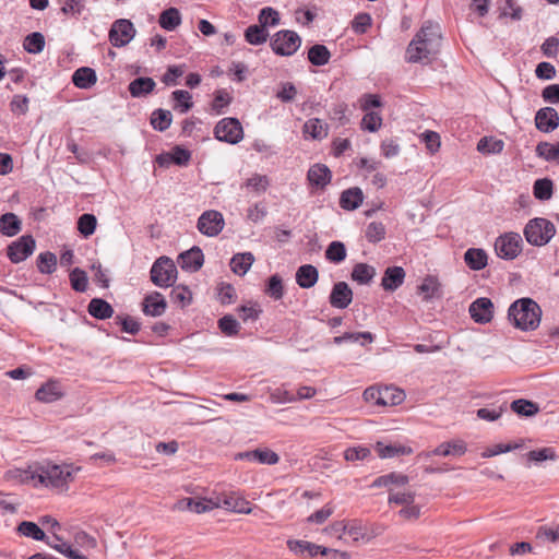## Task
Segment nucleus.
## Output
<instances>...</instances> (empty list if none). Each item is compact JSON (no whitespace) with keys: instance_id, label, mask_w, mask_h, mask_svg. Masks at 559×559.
<instances>
[{"instance_id":"obj_11","label":"nucleus","mask_w":559,"mask_h":559,"mask_svg":"<svg viewBox=\"0 0 559 559\" xmlns=\"http://www.w3.org/2000/svg\"><path fill=\"white\" fill-rule=\"evenodd\" d=\"M36 248V241L32 235H23L11 242L7 248V257L12 263H20L31 257Z\"/></svg>"},{"instance_id":"obj_36","label":"nucleus","mask_w":559,"mask_h":559,"mask_svg":"<svg viewBox=\"0 0 559 559\" xmlns=\"http://www.w3.org/2000/svg\"><path fill=\"white\" fill-rule=\"evenodd\" d=\"M418 290L426 301L441 296L440 283L433 276L425 277L421 284L418 286Z\"/></svg>"},{"instance_id":"obj_28","label":"nucleus","mask_w":559,"mask_h":559,"mask_svg":"<svg viewBox=\"0 0 559 559\" xmlns=\"http://www.w3.org/2000/svg\"><path fill=\"white\" fill-rule=\"evenodd\" d=\"M374 449L381 459H391L413 453V449L411 447L402 444H384L382 442H377Z\"/></svg>"},{"instance_id":"obj_7","label":"nucleus","mask_w":559,"mask_h":559,"mask_svg":"<svg viewBox=\"0 0 559 559\" xmlns=\"http://www.w3.org/2000/svg\"><path fill=\"white\" fill-rule=\"evenodd\" d=\"M17 532L25 536L29 537L34 540L45 542L49 547L53 548L58 552L64 555L67 558H70V544H57L51 540L37 523L31 521H23L17 526Z\"/></svg>"},{"instance_id":"obj_53","label":"nucleus","mask_w":559,"mask_h":559,"mask_svg":"<svg viewBox=\"0 0 559 559\" xmlns=\"http://www.w3.org/2000/svg\"><path fill=\"white\" fill-rule=\"evenodd\" d=\"M231 100L233 97L226 90H217L214 94V99L211 104V109L213 114L223 115L225 112V108L229 106Z\"/></svg>"},{"instance_id":"obj_25","label":"nucleus","mask_w":559,"mask_h":559,"mask_svg":"<svg viewBox=\"0 0 559 559\" xmlns=\"http://www.w3.org/2000/svg\"><path fill=\"white\" fill-rule=\"evenodd\" d=\"M96 81V72L90 67H81L72 74V83L82 90L91 88Z\"/></svg>"},{"instance_id":"obj_1","label":"nucleus","mask_w":559,"mask_h":559,"mask_svg":"<svg viewBox=\"0 0 559 559\" xmlns=\"http://www.w3.org/2000/svg\"><path fill=\"white\" fill-rule=\"evenodd\" d=\"M441 45L440 25L426 21L407 45L405 61L408 63H429L439 55Z\"/></svg>"},{"instance_id":"obj_46","label":"nucleus","mask_w":559,"mask_h":559,"mask_svg":"<svg viewBox=\"0 0 559 559\" xmlns=\"http://www.w3.org/2000/svg\"><path fill=\"white\" fill-rule=\"evenodd\" d=\"M381 406H394L401 404L404 399L405 394L403 390H400L394 386H384L381 388Z\"/></svg>"},{"instance_id":"obj_47","label":"nucleus","mask_w":559,"mask_h":559,"mask_svg":"<svg viewBox=\"0 0 559 559\" xmlns=\"http://www.w3.org/2000/svg\"><path fill=\"white\" fill-rule=\"evenodd\" d=\"M23 48L28 52V53H39L44 50L45 48V37L41 33L39 32H33L31 34H28L25 38H24V41H23Z\"/></svg>"},{"instance_id":"obj_12","label":"nucleus","mask_w":559,"mask_h":559,"mask_svg":"<svg viewBox=\"0 0 559 559\" xmlns=\"http://www.w3.org/2000/svg\"><path fill=\"white\" fill-rule=\"evenodd\" d=\"M223 214L215 210H209L201 214L197 227L199 231L207 237L217 236L224 228Z\"/></svg>"},{"instance_id":"obj_48","label":"nucleus","mask_w":559,"mask_h":559,"mask_svg":"<svg viewBox=\"0 0 559 559\" xmlns=\"http://www.w3.org/2000/svg\"><path fill=\"white\" fill-rule=\"evenodd\" d=\"M171 120H173V116L169 110L156 109L152 114L151 124H152L153 129L163 132L170 127Z\"/></svg>"},{"instance_id":"obj_60","label":"nucleus","mask_w":559,"mask_h":559,"mask_svg":"<svg viewBox=\"0 0 559 559\" xmlns=\"http://www.w3.org/2000/svg\"><path fill=\"white\" fill-rule=\"evenodd\" d=\"M258 21L259 24L266 28L270 26H276L280 24V14L275 9L265 7L260 11Z\"/></svg>"},{"instance_id":"obj_59","label":"nucleus","mask_w":559,"mask_h":559,"mask_svg":"<svg viewBox=\"0 0 559 559\" xmlns=\"http://www.w3.org/2000/svg\"><path fill=\"white\" fill-rule=\"evenodd\" d=\"M170 299L173 302L178 304L181 307H186L190 305L192 300V293L188 287L178 285L171 289Z\"/></svg>"},{"instance_id":"obj_4","label":"nucleus","mask_w":559,"mask_h":559,"mask_svg":"<svg viewBox=\"0 0 559 559\" xmlns=\"http://www.w3.org/2000/svg\"><path fill=\"white\" fill-rule=\"evenodd\" d=\"M523 233L530 245L543 247L556 235V226L547 218L535 217L527 222Z\"/></svg>"},{"instance_id":"obj_20","label":"nucleus","mask_w":559,"mask_h":559,"mask_svg":"<svg viewBox=\"0 0 559 559\" xmlns=\"http://www.w3.org/2000/svg\"><path fill=\"white\" fill-rule=\"evenodd\" d=\"M64 391L59 381L49 380L43 384L35 393L36 400L43 403H52L60 400Z\"/></svg>"},{"instance_id":"obj_58","label":"nucleus","mask_w":559,"mask_h":559,"mask_svg":"<svg viewBox=\"0 0 559 559\" xmlns=\"http://www.w3.org/2000/svg\"><path fill=\"white\" fill-rule=\"evenodd\" d=\"M385 226L381 222H371L366 228V239L369 242L377 243L385 238Z\"/></svg>"},{"instance_id":"obj_64","label":"nucleus","mask_w":559,"mask_h":559,"mask_svg":"<svg viewBox=\"0 0 559 559\" xmlns=\"http://www.w3.org/2000/svg\"><path fill=\"white\" fill-rule=\"evenodd\" d=\"M254 461L260 464L274 465L280 461V456L274 451L264 448L254 450Z\"/></svg>"},{"instance_id":"obj_32","label":"nucleus","mask_w":559,"mask_h":559,"mask_svg":"<svg viewBox=\"0 0 559 559\" xmlns=\"http://www.w3.org/2000/svg\"><path fill=\"white\" fill-rule=\"evenodd\" d=\"M409 478L407 475H404L402 473L391 472L389 474L382 475L377 477L372 484L371 487L373 488H380V487H388L391 486H404L408 484Z\"/></svg>"},{"instance_id":"obj_39","label":"nucleus","mask_w":559,"mask_h":559,"mask_svg":"<svg viewBox=\"0 0 559 559\" xmlns=\"http://www.w3.org/2000/svg\"><path fill=\"white\" fill-rule=\"evenodd\" d=\"M187 508L194 513L201 514L214 509L219 508V501H217V497L214 499H200L195 500L192 498H188L185 500Z\"/></svg>"},{"instance_id":"obj_40","label":"nucleus","mask_w":559,"mask_h":559,"mask_svg":"<svg viewBox=\"0 0 559 559\" xmlns=\"http://www.w3.org/2000/svg\"><path fill=\"white\" fill-rule=\"evenodd\" d=\"M499 17H508L512 21H521L523 19L524 10L515 0H504L499 7Z\"/></svg>"},{"instance_id":"obj_56","label":"nucleus","mask_w":559,"mask_h":559,"mask_svg":"<svg viewBox=\"0 0 559 559\" xmlns=\"http://www.w3.org/2000/svg\"><path fill=\"white\" fill-rule=\"evenodd\" d=\"M57 266V257L50 251L41 252L37 258V269L43 274H51Z\"/></svg>"},{"instance_id":"obj_41","label":"nucleus","mask_w":559,"mask_h":559,"mask_svg":"<svg viewBox=\"0 0 559 559\" xmlns=\"http://www.w3.org/2000/svg\"><path fill=\"white\" fill-rule=\"evenodd\" d=\"M159 25L164 29L171 32L177 28L181 23V15L178 9L169 8L163 11L159 15Z\"/></svg>"},{"instance_id":"obj_14","label":"nucleus","mask_w":559,"mask_h":559,"mask_svg":"<svg viewBox=\"0 0 559 559\" xmlns=\"http://www.w3.org/2000/svg\"><path fill=\"white\" fill-rule=\"evenodd\" d=\"M469 314L477 323H488L493 317V304L489 298L479 297L469 306Z\"/></svg>"},{"instance_id":"obj_9","label":"nucleus","mask_w":559,"mask_h":559,"mask_svg":"<svg viewBox=\"0 0 559 559\" xmlns=\"http://www.w3.org/2000/svg\"><path fill=\"white\" fill-rule=\"evenodd\" d=\"M215 138L221 142L237 144L243 139V129L237 118H224L214 128Z\"/></svg>"},{"instance_id":"obj_51","label":"nucleus","mask_w":559,"mask_h":559,"mask_svg":"<svg viewBox=\"0 0 559 559\" xmlns=\"http://www.w3.org/2000/svg\"><path fill=\"white\" fill-rule=\"evenodd\" d=\"M325 259L338 264L346 259V247L342 241H332L325 250Z\"/></svg>"},{"instance_id":"obj_16","label":"nucleus","mask_w":559,"mask_h":559,"mask_svg":"<svg viewBox=\"0 0 559 559\" xmlns=\"http://www.w3.org/2000/svg\"><path fill=\"white\" fill-rule=\"evenodd\" d=\"M353 300V290L346 282H337L333 285L329 302L333 308L345 309Z\"/></svg>"},{"instance_id":"obj_18","label":"nucleus","mask_w":559,"mask_h":559,"mask_svg":"<svg viewBox=\"0 0 559 559\" xmlns=\"http://www.w3.org/2000/svg\"><path fill=\"white\" fill-rule=\"evenodd\" d=\"M217 501H219V508L233 511L235 513L247 514L251 512V509L249 507L250 503L243 497H240L236 492L217 496Z\"/></svg>"},{"instance_id":"obj_22","label":"nucleus","mask_w":559,"mask_h":559,"mask_svg":"<svg viewBox=\"0 0 559 559\" xmlns=\"http://www.w3.org/2000/svg\"><path fill=\"white\" fill-rule=\"evenodd\" d=\"M405 280V271L401 266H390L384 271L381 286L386 292H394L401 287Z\"/></svg>"},{"instance_id":"obj_5","label":"nucleus","mask_w":559,"mask_h":559,"mask_svg":"<svg viewBox=\"0 0 559 559\" xmlns=\"http://www.w3.org/2000/svg\"><path fill=\"white\" fill-rule=\"evenodd\" d=\"M177 267L168 257H159L152 265L150 275L155 286L167 288L174 285L177 278Z\"/></svg>"},{"instance_id":"obj_6","label":"nucleus","mask_w":559,"mask_h":559,"mask_svg":"<svg viewBox=\"0 0 559 559\" xmlns=\"http://www.w3.org/2000/svg\"><path fill=\"white\" fill-rule=\"evenodd\" d=\"M301 45L300 36L289 29L275 33L270 40V46L275 55L293 56Z\"/></svg>"},{"instance_id":"obj_62","label":"nucleus","mask_w":559,"mask_h":559,"mask_svg":"<svg viewBox=\"0 0 559 559\" xmlns=\"http://www.w3.org/2000/svg\"><path fill=\"white\" fill-rule=\"evenodd\" d=\"M503 148V142L501 140H495L492 138H481L477 143V150L480 153L496 154L500 153Z\"/></svg>"},{"instance_id":"obj_45","label":"nucleus","mask_w":559,"mask_h":559,"mask_svg":"<svg viewBox=\"0 0 559 559\" xmlns=\"http://www.w3.org/2000/svg\"><path fill=\"white\" fill-rule=\"evenodd\" d=\"M535 152L538 157L547 162L559 163V143L539 142Z\"/></svg>"},{"instance_id":"obj_24","label":"nucleus","mask_w":559,"mask_h":559,"mask_svg":"<svg viewBox=\"0 0 559 559\" xmlns=\"http://www.w3.org/2000/svg\"><path fill=\"white\" fill-rule=\"evenodd\" d=\"M362 202L364 193L358 187L344 190L340 197V206L346 211H354L358 209Z\"/></svg>"},{"instance_id":"obj_31","label":"nucleus","mask_w":559,"mask_h":559,"mask_svg":"<svg viewBox=\"0 0 559 559\" xmlns=\"http://www.w3.org/2000/svg\"><path fill=\"white\" fill-rule=\"evenodd\" d=\"M487 253L484 249L469 248L464 253V261L466 265L474 270H483L487 265Z\"/></svg>"},{"instance_id":"obj_19","label":"nucleus","mask_w":559,"mask_h":559,"mask_svg":"<svg viewBox=\"0 0 559 559\" xmlns=\"http://www.w3.org/2000/svg\"><path fill=\"white\" fill-rule=\"evenodd\" d=\"M142 306L144 314L150 317H160L166 311L167 302L160 293L153 292L145 296Z\"/></svg>"},{"instance_id":"obj_15","label":"nucleus","mask_w":559,"mask_h":559,"mask_svg":"<svg viewBox=\"0 0 559 559\" xmlns=\"http://www.w3.org/2000/svg\"><path fill=\"white\" fill-rule=\"evenodd\" d=\"M536 129L549 133L559 127V115L552 107H543L535 115Z\"/></svg>"},{"instance_id":"obj_17","label":"nucleus","mask_w":559,"mask_h":559,"mask_svg":"<svg viewBox=\"0 0 559 559\" xmlns=\"http://www.w3.org/2000/svg\"><path fill=\"white\" fill-rule=\"evenodd\" d=\"M203 263L204 254L197 246L180 253L178 257V264L185 271L197 272L202 267Z\"/></svg>"},{"instance_id":"obj_2","label":"nucleus","mask_w":559,"mask_h":559,"mask_svg":"<svg viewBox=\"0 0 559 559\" xmlns=\"http://www.w3.org/2000/svg\"><path fill=\"white\" fill-rule=\"evenodd\" d=\"M15 477L22 483L41 484L45 486L61 487L70 472H64L61 466L51 463L29 466L27 469H16Z\"/></svg>"},{"instance_id":"obj_10","label":"nucleus","mask_w":559,"mask_h":559,"mask_svg":"<svg viewBox=\"0 0 559 559\" xmlns=\"http://www.w3.org/2000/svg\"><path fill=\"white\" fill-rule=\"evenodd\" d=\"M96 548L97 540L94 536L82 530L72 531V559H92Z\"/></svg>"},{"instance_id":"obj_61","label":"nucleus","mask_w":559,"mask_h":559,"mask_svg":"<svg viewBox=\"0 0 559 559\" xmlns=\"http://www.w3.org/2000/svg\"><path fill=\"white\" fill-rule=\"evenodd\" d=\"M218 328L226 336H235L238 334L240 324L230 314H226L218 320Z\"/></svg>"},{"instance_id":"obj_35","label":"nucleus","mask_w":559,"mask_h":559,"mask_svg":"<svg viewBox=\"0 0 559 559\" xmlns=\"http://www.w3.org/2000/svg\"><path fill=\"white\" fill-rule=\"evenodd\" d=\"M21 221L14 213H4L0 216V231L8 237H13L21 231Z\"/></svg>"},{"instance_id":"obj_63","label":"nucleus","mask_w":559,"mask_h":559,"mask_svg":"<svg viewBox=\"0 0 559 559\" xmlns=\"http://www.w3.org/2000/svg\"><path fill=\"white\" fill-rule=\"evenodd\" d=\"M265 293L274 300H280L284 295L283 281L280 275L274 274L269 278Z\"/></svg>"},{"instance_id":"obj_57","label":"nucleus","mask_w":559,"mask_h":559,"mask_svg":"<svg viewBox=\"0 0 559 559\" xmlns=\"http://www.w3.org/2000/svg\"><path fill=\"white\" fill-rule=\"evenodd\" d=\"M270 186V179L265 175L254 174L248 178L242 187L251 189L257 194L264 193Z\"/></svg>"},{"instance_id":"obj_52","label":"nucleus","mask_w":559,"mask_h":559,"mask_svg":"<svg viewBox=\"0 0 559 559\" xmlns=\"http://www.w3.org/2000/svg\"><path fill=\"white\" fill-rule=\"evenodd\" d=\"M552 181L550 179H537L533 186V194L537 200L547 201L552 197Z\"/></svg>"},{"instance_id":"obj_44","label":"nucleus","mask_w":559,"mask_h":559,"mask_svg":"<svg viewBox=\"0 0 559 559\" xmlns=\"http://www.w3.org/2000/svg\"><path fill=\"white\" fill-rule=\"evenodd\" d=\"M174 100V109L181 114L188 112L192 106V95L185 90H176L171 93Z\"/></svg>"},{"instance_id":"obj_8","label":"nucleus","mask_w":559,"mask_h":559,"mask_svg":"<svg viewBox=\"0 0 559 559\" xmlns=\"http://www.w3.org/2000/svg\"><path fill=\"white\" fill-rule=\"evenodd\" d=\"M523 240L519 233L509 231L495 241L497 255L504 260H514L522 252Z\"/></svg>"},{"instance_id":"obj_23","label":"nucleus","mask_w":559,"mask_h":559,"mask_svg":"<svg viewBox=\"0 0 559 559\" xmlns=\"http://www.w3.org/2000/svg\"><path fill=\"white\" fill-rule=\"evenodd\" d=\"M467 451L466 443L462 440H453L439 444L431 452H428L426 456L438 455V456H461Z\"/></svg>"},{"instance_id":"obj_30","label":"nucleus","mask_w":559,"mask_h":559,"mask_svg":"<svg viewBox=\"0 0 559 559\" xmlns=\"http://www.w3.org/2000/svg\"><path fill=\"white\" fill-rule=\"evenodd\" d=\"M88 313L98 320L109 319L114 314V308L102 298H93L87 307Z\"/></svg>"},{"instance_id":"obj_43","label":"nucleus","mask_w":559,"mask_h":559,"mask_svg":"<svg viewBox=\"0 0 559 559\" xmlns=\"http://www.w3.org/2000/svg\"><path fill=\"white\" fill-rule=\"evenodd\" d=\"M511 409L519 416L532 417L539 412V406L528 400L519 399L511 403Z\"/></svg>"},{"instance_id":"obj_34","label":"nucleus","mask_w":559,"mask_h":559,"mask_svg":"<svg viewBox=\"0 0 559 559\" xmlns=\"http://www.w3.org/2000/svg\"><path fill=\"white\" fill-rule=\"evenodd\" d=\"M254 262V255L251 252L235 254L230 260V269L237 275H245Z\"/></svg>"},{"instance_id":"obj_38","label":"nucleus","mask_w":559,"mask_h":559,"mask_svg":"<svg viewBox=\"0 0 559 559\" xmlns=\"http://www.w3.org/2000/svg\"><path fill=\"white\" fill-rule=\"evenodd\" d=\"M376 275V269L367 263H357L352 271V280L360 285L369 284Z\"/></svg>"},{"instance_id":"obj_49","label":"nucleus","mask_w":559,"mask_h":559,"mask_svg":"<svg viewBox=\"0 0 559 559\" xmlns=\"http://www.w3.org/2000/svg\"><path fill=\"white\" fill-rule=\"evenodd\" d=\"M290 549L299 550L300 552H308L309 556L314 557L317 555L326 556L330 551V548L312 544L310 542L305 540H296L294 543H289Z\"/></svg>"},{"instance_id":"obj_55","label":"nucleus","mask_w":559,"mask_h":559,"mask_svg":"<svg viewBox=\"0 0 559 559\" xmlns=\"http://www.w3.org/2000/svg\"><path fill=\"white\" fill-rule=\"evenodd\" d=\"M360 340H364L361 344L371 343L373 341V335L370 332H346L343 335L335 336L333 338V343L335 345H341L344 342H353L357 343Z\"/></svg>"},{"instance_id":"obj_33","label":"nucleus","mask_w":559,"mask_h":559,"mask_svg":"<svg viewBox=\"0 0 559 559\" xmlns=\"http://www.w3.org/2000/svg\"><path fill=\"white\" fill-rule=\"evenodd\" d=\"M40 523L46 527L48 536L57 544H70L62 535V525L52 516L45 515L40 518Z\"/></svg>"},{"instance_id":"obj_54","label":"nucleus","mask_w":559,"mask_h":559,"mask_svg":"<svg viewBox=\"0 0 559 559\" xmlns=\"http://www.w3.org/2000/svg\"><path fill=\"white\" fill-rule=\"evenodd\" d=\"M354 543L365 540L367 537V527L359 520L346 521V533Z\"/></svg>"},{"instance_id":"obj_27","label":"nucleus","mask_w":559,"mask_h":559,"mask_svg":"<svg viewBox=\"0 0 559 559\" xmlns=\"http://www.w3.org/2000/svg\"><path fill=\"white\" fill-rule=\"evenodd\" d=\"M155 86L156 83L152 78L140 76L130 82L128 90L132 97L139 98L152 93Z\"/></svg>"},{"instance_id":"obj_21","label":"nucleus","mask_w":559,"mask_h":559,"mask_svg":"<svg viewBox=\"0 0 559 559\" xmlns=\"http://www.w3.org/2000/svg\"><path fill=\"white\" fill-rule=\"evenodd\" d=\"M309 183L316 188H325L332 179V173L324 164H316L311 166L307 173Z\"/></svg>"},{"instance_id":"obj_29","label":"nucleus","mask_w":559,"mask_h":559,"mask_svg":"<svg viewBox=\"0 0 559 559\" xmlns=\"http://www.w3.org/2000/svg\"><path fill=\"white\" fill-rule=\"evenodd\" d=\"M302 131L313 140H323L328 136L329 126L319 118H311L305 122Z\"/></svg>"},{"instance_id":"obj_26","label":"nucleus","mask_w":559,"mask_h":559,"mask_svg":"<svg viewBox=\"0 0 559 559\" xmlns=\"http://www.w3.org/2000/svg\"><path fill=\"white\" fill-rule=\"evenodd\" d=\"M319 278V272L311 264H304L296 272V282L301 288L313 287Z\"/></svg>"},{"instance_id":"obj_3","label":"nucleus","mask_w":559,"mask_h":559,"mask_svg":"<svg viewBox=\"0 0 559 559\" xmlns=\"http://www.w3.org/2000/svg\"><path fill=\"white\" fill-rule=\"evenodd\" d=\"M542 309L531 298H521L514 301L509 310L508 318L513 325L522 331H533L540 323Z\"/></svg>"},{"instance_id":"obj_42","label":"nucleus","mask_w":559,"mask_h":559,"mask_svg":"<svg viewBox=\"0 0 559 559\" xmlns=\"http://www.w3.org/2000/svg\"><path fill=\"white\" fill-rule=\"evenodd\" d=\"M331 53L324 45L316 44L308 50L309 61L317 67L329 63Z\"/></svg>"},{"instance_id":"obj_37","label":"nucleus","mask_w":559,"mask_h":559,"mask_svg":"<svg viewBox=\"0 0 559 559\" xmlns=\"http://www.w3.org/2000/svg\"><path fill=\"white\" fill-rule=\"evenodd\" d=\"M269 32L267 28L261 24L250 25L245 31V39L250 45H262L267 40Z\"/></svg>"},{"instance_id":"obj_50","label":"nucleus","mask_w":559,"mask_h":559,"mask_svg":"<svg viewBox=\"0 0 559 559\" xmlns=\"http://www.w3.org/2000/svg\"><path fill=\"white\" fill-rule=\"evenodd\" d=\"M76 225L79 233L84 238H88L95 233L97 218L94 214L85 213L79 217Z\"/></svg>"},{"instance_id":"obj_13","label":"nucleus","mask_w":559,"mask_h":559,"mask_svg":"<svg viewBox=\"0 0 559 559\" xmlns=\"http://www.w3.org/2000/svg\"><path fill=\"white\" fill-rule=\"evenodd\" d=\"M135 35V28L129 20L120 19L112 23L109 31V41L115 47L128 45Z\"/></svg>"}]
</instances>
